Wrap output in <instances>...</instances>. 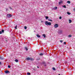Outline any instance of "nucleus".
Returning a JSON list of instances; mask_svg holds the SVG:
<instances>
[{
	"instance_id": "19",
	"label": "nucleus",
	"mask_w": 75,
	"mask_h": 75,
	"mask_svg": "<svg viewBox=\"0 0 75 75\" xmlns=\"http://www.w3.org/2000/svg\"><path fill=\"white\" fill-rule=\"evenodd\" d=\"M4 30H1V31L2 32V33H4Z\"/></svg>"
},
{
	"instance_id": "4",
	"label": "nucleus",
	"mask_w": 75,
	"mask_h": 75,
	"mask_svg": "<svg viewBox=\"0 0 75 75\" xmlns=\"http://www.w3.org/2000/svg\"><path fill=\"white\" fill-rule=\"evenodd\" d=\"M12 16V15L11 14H8L7 15V16L8 17H11V16Z\"/></svg>"
},
{
	"instance_id": "3",
	"label": "nucleus",
	"mask_w": 75,
	"mask_h": 75,
	"mask_svg": "<svg viewBox=\"0 0 75 75\" xmlns=\"http://www.w3.org/2000/svg\"><path fill=\"white\" fill-rule=\"evenodd\" d=\"M59 34H61L62 33V30H59L58 31Z\"/></svg>"
},
{
	"instance_id": "35",
	"label": "nucleus",
	"mask_w": 75,
	"mask_h": 75,
	"mask_svg": "<svg viewBox=\"0 0 75 75\" xmlns=\"http://www.w3.org/2000/svg\"><path fill=\"white\" fill-rule=\"evenodd\" d=\"M64 44L65 45L66 44V42H64Z\"/></svg>"
},
{
	"instance_id": "17",
	"label": "nucleus",
	"mask_w": 75,
	"mask_h": 75,
	"mask_svg": "<svg viewBox=\"0 0 75 75\" xmlns=\"http://www.w3.org/2000/svg\"><path fill=\"white\" fill-rule=\"evenodd\" d=\"M67 3H69V4H70V2L69 1H67Z\"/></svg>"
},
{
	"instance_id": "30",
	"label": "nucleus",
	"mask_w": 75,
	"mask_h": 75,
	"mask_svg": "<svg viewBox=\"0 0 75 75\" xmlns=\"http://www.w3.org/2000/svg\"><path fill=\"white\" fill-rule=\"evenodd\" d=\"M61 18H62V17H61L60 16L59 17V19H61Z\"/></svg>"
},
{
	"instance_id": "37",
	"label": "nucleus",
	"mask_w": 75,
	"mask_h": 75,
	"mask_svg": "<svg viewBox=\"0 0 75 75\" xmlns=\"http://www.w3.org/2000/svg\"><path fill=\"white\" fill-rule=\"evenodd\" d=\"M37 67L38 68H39V67L38 66H37Z\"/></svg>"
},
{
	"instance_id": "23",
	"label": "nucleus",
	"mask_w": 75,
	"mask_h": 75,
	"mask_svg": "<svg viewBox=\"0 0 75 75\" xmlns=\"http://www.w3.org/2000/svg\"><path fill=\"white\" fill-rule=\"evenodd\" d=\"M24 28L25 30H26V29H27V27H26V26H25L24 27Z\"/></svg>"
},
{
	"instance_id": "24",
	"label": "nucleus",
	"mask_w": 75,
	"mask_h": 75,
	"mask_svg": "<svg viewBox=\"0 0 75 75\" xmlns=\"http://www.w3.org/2000/svg\"><path fill=\"white\" fill-rule=\"evenodd\" d=\"M42 64H45V62H42Z\"/></svg>"
},
{
	"instance_id": "14",
	"label": "nucleus",
	"mask_w": 75,
	"mask_h": 75,
	"mask_svg": "<svg viewBox=\"0 0 75 75\" xmlns=\"http://www.w3.org/2000/svg\"><path fill=\"white\" fill-rule=\"evenodd\" d=\"M69 23H71V22H72V21L71 20L69 19Z\"/></svg>"
},
{
	"instance_id": "18",
	"label": "nucleus",
	"mask_w": 75,
	"mask_h": 75,
	"mask_svg": "<svg viewBox=\"0 0 75 75\" xmlns=\"http://www.w3.org/2000/svg\"><path fill=\"white\" fill-rule=\"evenodd\" d=\"M72 37V35H69L68 36V37L69 38H70V37Z\"/></svg>"
},
{
	"instance_id": "5",
	"label": "nucleus",
	"mask_w": 75,
	"mask_h": 75,
	"mask_svg": "<svg viewBox=\"0 0 75 75\" xmlns=\"http://www.w3.org/2000/svg\"><path fill=\"white\" fill-rule=\"evenodd\" d=\"M5 73H6V74H10V71H8V70H6V71H4Z\"/></svg>"
},
{
	"instance_id": "26",
	"label": "nucleus",
	"mask_w": 75,
	"mask_h": 75,
	"mask_svg": "<svg viewBox=\"0 0 75 75\" xmlns=\"http://www.w3.org/2000/svg\"><path fill=\"white\" fill-rule=\"evenodd\" d=\"M63 7H64V8H66V6L65 5H64L63 6Z\"/></svg>"
},
{
	"instance_id": "8",
	"label": "nucleus",
	"mask_w": 75,
	"mask_h": 75,
	"mask_svg": "<svg viewBox=\"0 0 75 75\" xmlns=\"http://www.w3.org/2000/svg\"><path fill=\"white\" fill-rule=\"evenodd\" d=\"M4 58L1 56H0V59H3Z\"/></svg>"
},
{
	"instance_id": "13",
	"label": "nucleus",
	"mask_w": 75,
	"mask_h": 75,
	"mask_svg": "<svg viewBox=\"0 0 75 75\" xmlns=\"http://www.w3.org/2000/svg\"><path fill=\"white\" fill-rule=\"evenodd\" d=\"M25 48L26 50V51H28V48L27 47H25Z\"/></svg>"
},
{
	"instance_id": "32",
	"label": "nucleus",
	"mask_w": 75,
	"mask_h": 75,
	"mask_svg": "<svg viewBox=\"0 0 75 75\" xmlns=\"http://www.w3.org/2000/svg\"><path fill=\"white\" fill-rule=\"evenodd\" d=\"M60 42H62V40H60Z\"/></svg>"
},
{
	"instance_id": "38",
	"label": "nucleus",
	"mask_w": 75,
	"mask_h": 75,
	"mask_svg": "<svg viewBox=\"0 0 75 75\" xmlns=\"http://www.w3.org/2000/svg\"><path fill=\"white\" fill-rule=\"evenodd\" d=\"M6 41H7V40H6Z\"/></svg>"
},
{
	"instance_id": "6",
	"label": "nucleus",
	"mask_w": 75,
	"mask_h": 75,
	"mask_svg": "<svg viewBox=\"0 0 75 75\" xmlns=\"http://www.w3.org/2000/svg\"><path fill=\"white\" fill-rule=\"evenodd\" d=\"M54 27L55 28H57V27H58V24H56L54 25Z\"/></svg>"
},
{
	"instance_id": "15",
	"label": "nucleus",
	"mask_w": 75,
	"mask_h": 75,
	"mask_svg": "<svg viewBox=\"0 0 75 75\" xmlns=\"http://www.w3.org/2000/svg\"><path fill=\"white\" fill-rule=\"evenodd\" d=\"M44 55V54H42V53L40 54V56H42V55Z\"/></svg>"
},
{
	"instance_id": "39",
	"label": "nucleus",
	"mask_w": 75,
	"mask_h": 75,
	"mask_svg": "<svg viewBox=\"0 0 75 75\" xmlns=\"http://www.w3.org/2000/svg\"><path fill=\"white\" fill-rule=\"evenodd\" d=\"M34 70V71H35V70Z\"/></svg>"
},
{
	"instance_id": "22",
	"label": "nucleus",
	"mask_w": 75,
	"mask_h": 75,
	"mask_svg": "<svg viewBox=\"0 0 75 75\" xmlns=\"http://www.w3.org/2000/svg\"><path fill=\"white\" fill-rule=\"evenodd\" d=\"M52 69H53V70H54V71H55V68L54 67H53Z\"/></svg>"
},
{
	"instance_id": "9",
	"label": "nucleus",
	"mask_w": 75,
	"mask_h": 75,
	"mask_svg": "<svg viewBox=\"0 0 75 75\" xmlns=\"http://www.w3.org/2000/svg\"><path fill=\"white\" fill-rule=\"evenodd\" d=\"M53 10H57V7H55V8H52Z\"/></svg>"
},
{
	"instance_id": "21",
	"label": "nucleus",
	"mask_w": 75,
	"mask_h": 75,
	"mask_svg": "<svg viewBox=\"0 0 75 75\" xmlns=\"http://www.w3.org/2000/svg\"><path fill=\"white\" fill-rule=\"evenodd\" d=\"M27 74L28 75H31V74H30V73H27Z\"/></svg>"
},
{
	"instance_id": "12",
	"label": "nucleus",
	"mask_w": 75,
	"mask_h": 75,
	"mask_svg": "<svg viewBox=\"0 0 75 75\" xmlns=\"http://www.w3.org/2000/svg\"><path fill=\"white\" fill-rule=\"evenodd\" d=\"M15 61L16 62H18V60L17 59H16L15 60Z\"/></svg>"
},
{
	"instance_id": "34",
	"label": "nucleus",
	"mask_w": 75,
	"mask_h": 75,
	"mask_svg": "<svg viewBox=\"0 0 75 75\" xmlns=\"http://www.w3.org/2000/svg\"><path fill=\"white\" fill-rule=\"evenodd\" d=\"M9 8H10V10L12 9V8H11V7H9Z\"/></svg>"
},
{
	"instance_id": "27",
	"label": "nucleus",
	"mask_w": 75,
	"mask_h": 75,
	"mask_svg": "<svg viewBox=\"0 0 75 75\" xmlns=\"http://www.w3.org/2000/svg\"><path fill=\"white\" fill-rule=\"evenodd\" d=\"M17 25L16 26L15 28V29H17Z\"/></svg>"
},
{
	"instance_id": "2",
	"label": "nucleus",
	"mask_w": 75,
	"mask_h": 75,
	"mask_svg": "<svg viewBox=\"0 0 75 75\" xmlns=\"http://www.w3.org/2000/svg\"><path fill=\"white\" fill-rule=\"evenodd\" d=\"M26 59L27 61H29V60H30V61H34V59L33 58H31L30 57L27 58Z\"/></svg>"
},
{
	"instance_id": "11",
	"label": "nucleus",
	"mask_w": 75,
	"mask_h": 75,
	"mask_svg": "<svg viewBox=\"0 0 75 75\" xmlns=\"http://www.w3.org/2000/svg\"><path fill=\"white\" fill-rule=\"evenodd\" d=\"M62 3V1H60L59 3V4H60L61 3Z\"/></svg>"
},
{
	"instance_id": "31",
	"label": "nucleus",
	"mask_w": 75,
	"mask_h": 75,
	"mask_svg": "<svg viewBox=\"0 0 75 75\" xmlns=\"http://www.w3.org/2000/svg\"><path fill=\"white\" fill-rule=\"evenodd\" d=\"M36 59H37V60H39L40 59L39 58H38Z\"/></svg>"
},
{
	"instance_id": "29",
	"label": "nucleus",
	"mask_w": 75,
	"mask_h": 75,
	"mask_svg": "<svg viewBox=\"0 0 75 75\" xmlns=\"http://www.w3.org/2000/svg\"><path fill=\"white\" fill-rule=\"evenodd\" d=\"M48 20L49 21H52V20L48 19Z\"/></svg>"
},
{
	"instance_id": "1",
	"label": "nucleus",
	"mask_w": 75,
	"mask_h": 75,
	"mask_svg": "<svg viewBox=\"0 0 75 75\" xmlns=\"http://www.w3.org/2000/svg\"><path fill=\"white\" fill-rule=\"evenodd\" d=\"M45 24L46 25H51V23L47 21H46Z\"/></svg>"
},
{
	"instance_id": "25",
	"label": "nucleus",
	"mask_w": 75,
	"mask_h": 75,
	"mask_svg": "<svg viewBox=\"0 0 75 75\" xmlns=\"http://www.w3.org/2000/svg\"><path fill=\"white\" fill-rule=\"evenodd\" d=\"M8 68H11V66H9L8 65Z\"/></svg>"
},
{
	"instance_id": "16",
	"label": "nucleus",
	"mask_w": 75,
	"mask_h": 75,
	"mask_svg": "<svg viewBox=\"0 0 75 75\" xmlns=\"http://www.w3.org/2000/svg\"><path fill=\"white\" fill-rule=\"evenodd\" d=\"M67 14H68V15H70V14H71V13L69 12H67Z\"/></svg>"
},
{
	"instance_id": "36",
	"label": "nucleus",
	"mask_w": 75,
	"mask_h": 75,
	"mask_svg": "<svg viewBox=\"0 0 75 75\" xmlns=\"http://www.w3.org/2000/svg\"><path fill=\"white\" fill-rule=\"evenodd\" d=\"M1 63L0 62V65H1Z\"/></svg>"
},
{
	"instance_id": "28",
	"label": "nucleus",
	"mask_w": 75,
	"mask_h": 75,
	"mask_svg": "<svg viewBox=\"0 0 75 75\" xmlns=\"http://www.w3.org/2000/svg\"><path fill=\"white\" fill-rule=\"evenodd\" d=\"M2 34V32L1 31H0V34Z\"/></svg>"
},
{
	"instance_id": "10",
	"label": "nucleus",
	"mask_w": 75,
	"mask_h": 75,
	"mask_svg": "<svg viewBox=\"0 0 75 75\" xmlns=\"http://www.w3.org/2000/svg\"><path fill=\"white\" fill-rule=\"evenodd\" d=\"M42 36H43L44 37V38H46V36H45V34H43Z\"/></svg>"
},
{
	"instance_id": "7",
	"label": "nucleus",
	"mask_w": 75,
	"mask_h": 75,
	"mask_svg": "<svg viewBox=\"0 0 75 75\" xmlns=\"http://www.w3.org/2000/svg\"><path fill=\"white\" fill-rule=\"evenodd\" d=\"M36 36L37 37H38V38H40V37H41V36H40V35L38 34H37L36 35Z\"/></svg>"
},
{
	"instance_id": "20",
	"label": "nucleus",
	"mask_w": 75,
	"mask_h": 75,
	"mask_svg": "<svg viewBox=\"0 0 75 75\" xmlns=\"http://www.w3.org/2000/svg\"><path fill=\"white\" fill-rule=\"evenodd\" d=\"M45 18L46 20H47V19H48V16H45Z\"/></svg>"
},
{
	"instance_id": "33",
	"label": "nucleus",
	"mask_w": 75,
	"mask_h": 75,
	"mask_svg": "<svg viewBox=\"0 0 75 75\" xmlns=\"http://www.w3.org/2000/svg\"><path fill=\"white\" fill-rule=\"evenodd\" d=\"M47 66V64H45V67H46Z\"/></svg>"
}]
</instances>
